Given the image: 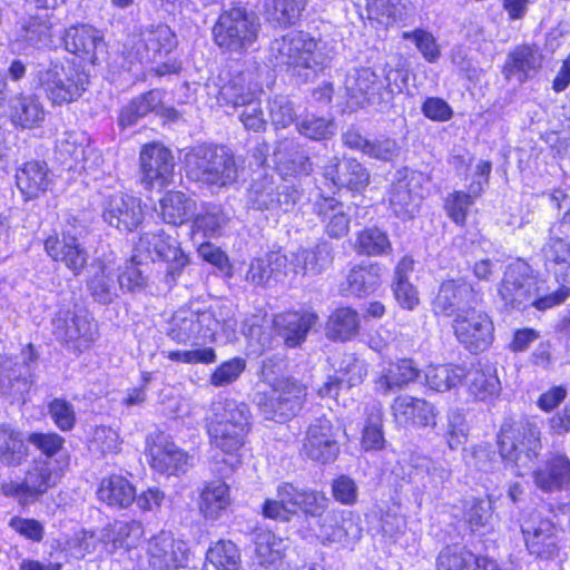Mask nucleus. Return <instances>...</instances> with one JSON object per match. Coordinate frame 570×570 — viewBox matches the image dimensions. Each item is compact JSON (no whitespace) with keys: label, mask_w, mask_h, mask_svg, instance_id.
<instances>
[{"label":"nucleus","mask_w":570,"mask_h":570,"mask_svg":"<svg viewBox=\"0 0 570 570\" xmlns=\"http://www.w3.org/2000/svg\"><path fill=\"white\" fill-rule=\"evenodd\" d=\"M360 330V316L351 307H340L328 317L325 325L326 336L335 341H348Z\"/></svg>","instance_id":"nucleus-51"},{"label":"nucleus","mask_w":570,"mask_h":570,"mask_svg":"<svg viewBox=\"0 0 570 570\" xmlns=\"http://www.w3.org/2000/svg\"><path fill=\"white\" fill-rule=\"evenodd\" d=\"M141 42L146 49V60L154 61L168 55L177 46L175 33L167 24H157L141 33Z\"/></svg>","instance_id":"nucleus-47"},{"label":"nucleus","mask_w":570,"mask_h":570,"mask_svg":"<svg viewBox=\"0 0 570 570\" xmlns=\"http://www.w3.org/2000/svg\"><path fill=\"white\" fill-rule=\"evenodd\" d=\"M284 543L271 531H261L255 537V570L259 568L275 569L282 559Z\"/></svg>","instance_id":"nucleus-52"},{"label":"nucleus","mask_w":570,"mask_h":570,"mask_svg":"<svg viewBox=\"0 0 570 570\" xmlns=\"http://www.w3.org/2000/svg\"><path fill=\"white\" fill-rule=\"evenodd\" d=\"M56 158L69 170L91 171L102 163L100 154L88 144V138L77 131H65L57 140Z\"/></svg>","instance_id":"nucleus-15"},{"label":"nucleus","mask_w":570,"mask_h":570,"mask_svg":"<svg viewBox=\"0 0 570 570\" xmlns=\"http://www.w3.org/2000/svg\"><path fill=\"white\" fill-rule=\"evenodd\" d=\"M87 285L91 296L100 304H110L118 296L117 287L114 284L110 273L107 272L106 266H100L88 279Z\"/></svg>","instance_id":"nucleus-64"},{"label":"nucleus","mask_w":570,"mask_h":570,"mask_svg":"<svg viewBox=\"0 0 570 570\" xmlns=\"http://www.w3.org/2000/svg\"><path fill=\"white\" fill-rule=\"evenodd\" d=\"M337 432L338 428L328 419L314 420L307 429L303 452L307 458L323 464L334 461L340 453Z\"/></svg>","instance_id":"nucleus-22"},{"label":"nucleus","mask_w":570,"mask_h":570,"mask_svg":"<svg viewBox=\"0 0 570 570\" xmlns=\"http://www.w3.org/2000/svg\"><path fill=\"white\" fill-rule=\"evenodd\" d=\"M17 186L28 198L37 197L51 184V176L45 161L32 160L18 170Z\"/></svg>","instance_id":"nucleus-39"},{"label":"nucleus","mask_w":570,"mask_h":570,"mask_svg":"<svg viewBox=\"0 0 570 570\" xmlns=\"http://www.w3.org/2000/svg\"><path fill=\"white\" fill-rule=\"evenodd\" d=\"M121 444L122 440L117 430L99 425L92 432L89 449L100 458H108L118 454L121 450Z\"/></svg>","instance_id":"nucleus-62"},{"label":"nucleus","mask_w":570,"mask_h":570,"mask_svg":"<svg viewBox=\"0 0 570 570\" xmlns=\"http://www.w3.org/2000/svg\"><path fill=\"white\" fill-rule=\"evenodd\" d=\"M161 105V92L150 90L131 100L121 110L119 122L122 127L135 125L141 117L149 112L158 111Z\"/></svg>","instance_id":"nucleus-55"},{"label":"nucleus","mask_w":570,"mask_h":570,"mask_svg":"<svg viewBox=\"0 0 570 570\" xmlns=\"http://www.w3.org/2000/svg\"><path fill=\"white\" fill-rule=\"evenodd\" d=\"M480 183L475 187L471 186L470 193L453 191L448 195L444 200V210L448 217L459 226H463L466 222V216L470 207L474 204L475 197L481 191Z\"/></svg>","instance_id":"nucleus-58"},{"label":"nucleus","mask_w":570,"mask_h":570,"mask_svg":"<svg viewBox=\"0 0 570 570\" xmlns=\"http://www.w3.org/2000/svg\"><path fill=\"white\" fill-rule=\"evenodd\" d=\"M97 495L110 507L126 509L135 501L136 489L125 476L112 474L101 480Z\"/></svg>","instance_id":"nucleus-37"},{"label":"nucleus","mask_w":570,"mask_h":570,"mask_svg":"<svg viewBox=\"0 0 570 570\" xmlns=\"http://www.w3.org/2000/svg\"><path fill=\"white\" fill-rule=\"evenodd\" d=\"M188 178L217 189L234 185L239 176V165L225 146H196L185 155Z\"/></svg>","instance_id":"nucleus-3"},{"label":"nucleus","mask_w":570,"mask_h":570,"mask_svg":"<svg viewBox=\"0 0 570 570\" xmlns=\"http://www.w3.org/2000/svg\"><path fill=\"white\" fill-rule=\"evenodd\" d=\"M218 321L208 311H177L171 320L168 336L177 344L199 345L200 338L213 337L217 331Z\"/></svg>","instance_id":"nucleus-12"},{"label":"nucleus","mask_w":570,"mask_h":570,"mask_svg":"<svg viewBox=\"0 0 570 570\" xmlns=\"http://www.w3.org/2000/svg\"><path fill=\"white\" fill-rule=\"evenodd\" d=\"M255 97L254 91L247 86L245 79L242 76H237L220 87L217 101L222 107L236 109L253 101Z\"/></svg>","instance_id":"nucleus-59"},{"label":"nucleus","mask_w":570,"mask_h":570,"mask_svg":"<svg viewBox=\"0 0 570 570\" xmlns=\"http://www.w3.org/2000/svg\"><path fill=\"white\" fill-rule=\"evenodd\" d=\"M144 525L138 520L116 521L104 528L100 540L111 542L115 548H135L144 537Z\"/></svg>","instance_id":"nucleus-46"},{"label":"nucleus","mask_w":570,"mask_h":570,"mask_svg":"<svg viewBox=\"0 0 570 570\" xmlns=\"http://www.w3.org/2000/svg\"><path fill=\"white\" fill-rule=\"evenodd\" d=\"M406 82V71L385 66L383 75L371 68H355L346 75L344 86L347 96L356 104L387 108Z\"/></svg>","instance_id":"nucleus-2"},{"label":"nucleus","mask_w":570,"mask_h":570,"mask_svg":"<svg viewBox=\"0 0 570 570\" xmlns=\"http://www.w3.org/2000/svg\"><path fill=\"white\" fill-rule=\"evenodd\" d=\"M10 118L14 126L30 129L39 126L46 117L45 108L36 95L17 94L8 99Z\"/></svg>","instance_id":"nucleus-34"},{"label":"nucleus","mask_w":570,"mask_h":570,"mask_svg":"<svg viewBox=\"0 0 570 570\" xmlns=\"http://www.w3.org/2000/svg\"><path fill=\"white\" fill-rule=\"evenodd\" d=\"M258 17L242 7L224 10L213 27L215 43L229 52H244L252 47L259 35Z\"/></svg>","instance_id":"nucleus-7"},{"label":"nucleus","mask_w":570,"mask_h":570,"mask_svg":"<svg viewBox=\"0 0 570 570\" xmlns=\"http://www.w3.org/2000/svg\"><path fill=\"white\" fill-rule=\"evenodd\" d=\"M165 223L175 226L187 222L196 212V202L183 191H168L159 202Z\"/></svg>","instance_id":"nucleus-43"},{"label":"nucleus","mask_w":570,"mask_h":570,"mask_svg":"<svg viewBox=\"0 0 570 570\" xmlns=\"http://www.w3.org/2000/svg\"><path fill=\"white\" fill-rule=\"evenodd\" d=\"M212 414L209 423L246 430L250 428V410L244 402L234 399L217 401L212 405Z\"/></svg>","instance_id":"nucleus-38"},{"label":"nucleus","mask_w":570,"mask_h":570,"mask_svg":"<svg viewBox=\"0 0 570 570\" xmlns=\"http://www.w3.org/2000/svg\"><path fill=\"white\" fill-rule=\"evenodd\" d=\"M355 249L358 254L377 256L386 254L391 249V243L381 229L366 228L358 234Z\"/></svg>","instance_id":"nucleus-63"},{"label":"nucleus","mask_w":570,"mask_h":570,"mask_svg":"<svg viewBox=\"0 0 570 570\" xmlns=\"http://www.w3.org/2000/svg\"><path fill=\"white\" fill-rule=\"evenodd\" d=\"M420 375V370L411 360H401L392 363L375 381V390L382 394H389L394 389H402L414 382Z\"/></svg>","instance_id":"nucleus-42"},{"label":"nucleus","mask_w":570,"mask_h":570,"mask_svg":"<svg viewBox=\"0 0 570 570\" xmlns=\"http://www.w3.org/2000/svg\"><path fill=\"white\" fill-rule=\"evenodd\" d=\"M53 23L47 14L30 17L17 31L16 41L37 47L52 37Z\"/></svg>","instance_id":"nucleus-56"},{"label":"nucleus","mask_w":570,"mask_h":570,"mask_svg":"<svg viewBox=\"0 0 570 570\" xmlns=\"http://www.w3.org/2000/svg\"><path fill=\"white\" fill-rule=\"evenodd\" d=\"M533 480L546 492L564 489L570 484V459L564 453H550L543 466L533 471Z\"/></svg>","instance_id":"nucleus-26"},{"label":"nucleus","mask_w":570,"mask_h":570,"mask_svg":"<svg viewBox=\"0 0 570 570\" xmlns=\"http://www.w3.org/2000/svg\"><path fill=\"white\" fill-rule=\"evenodd\" d=\"M405 16L402 0H367L366 17L379 24L389 27Z\"/></svg>","instance_id":"nucleus-60"},{"label":"nucleus","mask_w":570,"mask_h":570,"mask_svg":"<svg viewBox=\"0 0 570 570\" xmlns=\"http://www.w3.org/2000/svg\"><path fill=\"white\" fill-rule=\"evenodd\" d=\"M39 88L53 106L79 99L89 83V76L73 65L51 62L38 70Z\"/></svg>","instance_id":"nucleus-8"},{"label":"nucleus","mask_w":570,"mask_h":570,"mask_svg":"<svg viewBox=\"0 0 570 570\" xmlns=\"http://www.w3.org/2000/svg\"><path fill=\"white\" fill-rule=\"evenodd\" d=\"M325 175L334 185L346 187L353 191H361L370 183V174L366 168L351 158H344L342 160L334 158L325 168Z\"/></svg>","instance_id":"nucleus-31"},{"label":"nucleus","mask_w":570,"mask_h":570,"mask_svg":"<svg viewBox=\"0 0 570 570\" xmlns=\"http://www.w3.org/2000/svg\"><path fill=\"white\" fill-rule=\"evenodd\" d=\"M317 322L318 316L314 312H289L277 315L274 318V326L284 344L292 348L306 341L307 334Z\"/></svg>","instance_id":"nucleus-25"},{"label":"nucleus","mask_w":570,"mask_h":570,"mask_svg":"<svg viewBox=\"0 0 570 570\" xmlns=\"http://www.w3.org/2000/svg\"><path fill=\"white\" fill-rule=\"evenodd\" d=\"M138 252L148 253L154 261L156 258L168 263L166 282L168 286L176 283L184 268L189 264V257L183 252L178 240L160 230L158 233H146L140 236L137 243Z\"/></svg>","instance_id":"nucleus-11"},{"label":"nucleus","mask_w":570,"mask_h":570,"mask_svg":"<svg viewBox=\"0 0 570 570\" xmlns=\"http://www.w3.org/2000/svg\"><path fill=\"white\" fill-rule=\"evenodd\" d=\"M541 67V55L532 46L523 45L511 51L503 66V76L507 80L517 78L519 82H524L531 72Z\"/></svg>","instance_id":"nucleus-36"},{"label":"nucleus","mask_w":570,"mask_h":570,"mask_svg":"<svg viewBox=\"0 0 570 570\" xmlns=\"http://www.w3.org/2000/svg\"><path fill=\"white\" fill-rule=\"evenodd\" d=\"M478 303V294L473 286L464 279H451L441 284L433 301L436 315L459 318L469 314Z\"/></svg>","instance_id":"nucleus-19"},{"label":"nucleus","mask_w":570,"mask_h":570,"mask_svg":"<svg viewBox=\"0 0 570 570\" xmlns=\"http://www.w3.org/2000/svg\"><path fill=\"white\" fill-rule=\"evenodd\" d=\"M422 175L407 169L397 170L389 189V204L403 220L414 217L423 199Z\"/></svg>","instance_id":"nucleus-14"},{"label":"nucleus","mask_w":570,"mask_h":570,"mask_svg":"<svg viewBox=\"0 0 570 570\" xmlns=\"http://www.w3.org/2000/svg\"><path fill=\"white\" fill-rule=\"evenodd\" d=\"M546 268L556 275L559 289L570 294V245L560 237L551 236L542 248Z\"/></svg>","instance_id":"nucleus-32"},{"label":"nucleus","mask_w":570,"mask_h":570,"mask_svg":"<svg viewBox=\"0 0 570 570\" xmlns=\"http://www.w3.org/2000/svg\"><path fill=\"white\" fill-rule=\"evenodd\" d=\"M52 324L56 338L65 344H73L77 350L88 347L98 335L97 324L81 308L58 312Z\"/></svg>","instance_id":"nucleus-16"},{"label":"nucleus","mask_w":570,"mask_h":570,"mask_svg":"<svg viewBox=\"0 0 570 570\" xmlns=\"http://www.w3.org/2000/svg\"><path fill=\"white\" fill-rule=\"evenodd\" d=\"M334 261L333 246L323 242L313 248H298L291 254L292 271L295 274L320 275L326 271Z\"/></svg>","instance_id":"nucleus-28"},{"label":"nucleus","mask_w":570,"mask_h":570,"mask_svg":"<svg viewBox=\"0 0 570 570\" xmlns=\"http://www.w3.org/2000/svg\"><path fill=\"white\" fill-rule=\"evenodd\" d=\"M464 375L468 380L470 393L478 400L493 399L501 392V383L492 365L475 367L466 374L464 373Z\"/></svg>","instance_id":"nucleus-49"},{"label":"nucleus","mask_w":570,"mask_h":570,"mask_svg":"<svg viewBox=\"0 0 570 570\" xmlns=\"http://www.w3.org/2000/svg\"><path fill=\"white\" fill-rule=\"evenodd\" d=\"M298 198L299 193L293 185L279 183L273 176L264 175L249 185L246 204L248 208L278 216L292 212Z\"/></svg>","instance_id":"nucleus-9"},{"label":"nucleus","mask_w":570,"mask_h":570,"mask_svg":"<svg viewBox=\"0 0 570 570\" xmlns=\"http://www.w3.org/2000/svg\"><path fill=\"white\" fill-rule=\"evenodd\" d=\"M452 327L458 341L470 352L485 351L493 342V323L488 314L475 312L474 308L453 318Z\"/></svg>","instance_id":"nucleus-20"},{"label":"nucleus","mask_w":570,"mask_h":570,"mask_svg":"<svg viewBox=\"0 0 570 570\" xmlns=\"http://www.w3.org/2000/svg\"><path fill=\"white\" fill-rule=\"evenodd\" d=\"M28 456V448L20 431L0 423V462L6 466H19Z\"/></svg>","instance_id":"nucleus-45"},{"label":"nucleus","mask_w":570,"mask_h":570,"mask_svg":"<svg viewBox=\"0 0 570 570\" xmlns=\"http://www.w3.org/2000/svg\"><path fill=\"white\" fill-rule=\"evenodd\" d=\"M65 45L68 51L92 65L107 52L101 32L87 24L69 28L65 36Z\"/></svg>","instance_id":"nucleus-24"},{"label":"nucleus","mask_w":570,"mask_h":570,"mask_svg":"<svg viewBox=\"0 0 570 570\" xmlns=\"http://www.w3.org/2000/svg\"><path fill=\"white\" fill-rule=\"evenodd\" d=\"M60 475L53 470L52 464L49 460H35L33 463L27 470L24 481V488H27V494L33 501L42 497L50 488L55 487Z\"/></svg>","instance_id":"nucleus-40"},{"label":"nucleus","mask_w":570,"mask_h":570,"mask_svg":"<svg viewBox=\"0 0 570 570\" xmlns=\"http://www.w3.org/2000/svg\"><path fill=\"white\" fill-rule=\"evenodd\" d=\"M242 557L235 543L220 540L206 553V570H239Z\"/></svg>","instance_id":"nucleus-53"},{"label":"nucleus","mask_w":570,"mask_h":570,"mask_svg":"<svg viewBox=\"0 0 570 570\" xmlns=\"http://www.w3.org/2000/svg\"><path fill=\"white\" fill-rule=\"evenodd\" d=\"M464 370L452 365L429 366L425 373L426 384L436 392H445L461 383Z\"/></svg>","instance_id":"nucleus-61"},{"label":"nucleus","mask_w":570,"mask_h":570,"mask_svg":"<svg viewBox=\"0 0 570 570\" xmlns=\"http://www.w3.org/2000/svg\"><path fill=\"white\" fill-rule=\"evenodd\" d=\"M521 531L530 554L551 560L559 554V538L556 524L540 512H533L523 521Z\"/></svg>","instance_id":"nucleus-17"},{"label":"nucleus","mask_w":570,"mask_h":570,"mask_svg":"<svg viewBox=\"0 0 570 570\" xmlns=\"http://www.w3.org/2000/svg\"><path fill=\"white\" fill-rule=\"evenodd\" d=\"M497 446L505 464L528 466L541 450V431L534 422L505 417L497 433Z\"/></svg>","instance_id":"nucleus-6"},{"label":"nucleus","mask_w":570,"mask_h":570,"mask_svg":"<svg viewBox=\"0 0 570 570\" xmlns=\"http://www.w3.org/2000/svg\"><path fill=\"white\" fill-rule=\"evenodd\" d=\"M149 564L155 570H176L185 560L180 544L176 547L170 532L160 531L148 542Z\"/></svg>","instance_id":"nucleus-29"},{"label":"nucleus","mask_w":570,"mask_h":570,"mask_svg":"<svg viewBox=\"0 0 570 570\" xmlns=\"http://www.w3.org/2000/svg\"><path fill=\"white\" fill-rule=\"evenodd\" d=\"M81 230L71 226L62 232L61 236L55 234L45 240V250L55 262L63 264L73 275H79L87 265L88 252L79 240Z\"/></svg>","instance_id":"nucleus-18"},{"label":"nucleus","mask_w":570,"mask_h":570,"mask_svg":"<svg viewBox=\"0 0 570 570\" xmlns=\"http://www.w3.org/2000/svg\"><path fill=\"white\" fill-rule=\"evenodd\" d=\"M436 570H497V562L479 557L463 546L452 544L440 551Z\"/></svg>","instance_id":"nucleus-27"},{"label":"nucleus","mask_w":570,"mask_h":570,"mask_svg":"<svg viewBox=\"0 0 570 570\" xmlns=\"http://www.w3.org/2000/svg\"><path fill=\"white\" fill-rule=\"evenodd\" d=\"M274 156L278 169L285 175H308L313 170L309 157L299 151L292 140L278 141Z\"/></svg>","instance_id":"nucleus-41"},{"label":"nucleus","mask_w":570,"mask_h":570,"mask_svg":"<svg viewBox=\"0 0 570 570\" xmlns=\"http://www.w3.org/2000/svg\"><path fill=\"white\" fill-rule=\"evenodd\" d=\"M286 362L282 356L266 357L262 362L261 380L271 390L257 392L254 402L264 419L283 423L303 409L307 387L299 380L285 375Z\"/></svg>","instance_id":"nucleus-1"},{"label":"nucleus","mask_w":570,"mask_h":570,"mask_svg":"<svg viewBox=\"0 0 570 570\" xmlns=\"http://www.w3.org/2000/svg\"><path fill=\"white\" fill-rule=\"evenodd\" d=\"M102 219L120 232H132L144 219L139 198L118 191L102 203Z\"/></svg>","instance_id":"nucleus-23"},{"label":"nucleus","mask_w":570,"mask_h":570,"mask_svg":"<svg viewBox=\"0 0 570 570\" xmlns=\"http://www.w3.org/2000/svg\"><path fill=\"white\" fill-rule=\"evenodd\" d=\"M308 0H264L265 20L275 28L296 26L303 18Z\"/></svg>","instance_id":"nucleus-33"},{"label":"nucleus","mask_w":570,"mask_h":570,"mask_svg":"<svg viewBox=\"0 0 570 570\" xmlns=\"http://www.w3.org/2000/svg\"><path fill=\"white\" fill-rule=\"evenodd\" d=\"M383 412L381 404L366 407V421L362 433V448L365 451L382 450L385 444L383 434Z\"/></svg>","instance_id":"nucleus-57"},{"label":"nucleus","mask_w":570,"mask_h":570,"mask_svg":"<svg viewBox=\"0 0 570 570\" xmlns=\"http://www.w3.org/2000/svg\"><path fill=\"white\" fill-rule=\"evenodd\" d=\"M150 466L163 474L185 473L189 466V455L179 449L163 432L150 435L147 440Z\"/></svg>","instance_id":"nucleus-21"},{"label":"nucleus","mask_w":570,"mask_h":570,"mask_svg":"<svg viewBox=\"0 0 570 570\" xmlns=\"http://www.w3.org/2000/svg\"><path fill=\"white\" fill-rule=\"evenodd\" d=\"M269 60L285 66L293 76L308 81L324 68V57L317 52V41L304 31H291L269 45Z\"/></svg>","instance_id":"nucleus-4"},{"label":"nucleus","mask_w":570,"mask_h":570,"mask_svg":"<svg viewBox=\"0 0 570 570\" xmlns=\"http://www.w3.org/2000/svg\"><path fill=\"white\" fill-rule=\"evenodd\" d=\"M248 431L246 429H236L209 422L207 424L212 445L226 454H235L242 449Z\"/></svg>","instance_id":"nucleus-54"},{"label":"nucleus","mask_w":570,"mask_h":570,"mask_svg":"<svg viewBox=\"0 0 570 570\" xmlns=\"http://www.w3.org/2000/svg\"><path fill=\"white\" fill-rule=\"evenodd\" d=\"M539 281L524 262L511 264L503 276L499 294L505 306L523 309L528 306H535L544 311L566 301L567 289H558L551 294L539 295Z\"/></svg>","instance_id":"nucleus-5"},{"label":"nucleus","mask_w":570,"mask_h":570,"mask_svg":"<svg viewBox=\"0 0 570 570\" xmlns=\"http://www.w3.org/2000/svg\"><path fill=\"white\" fill-rule=\"evenodd\" d=\"M314 212L322 220L327 236L341 238L347 234L350 216L342 203L332 197H320L314 204Z\"/></svg>","instance_id":"nucleus-35"},{"label":"nucleus","mask_w":570,"mask_h":570,"mask_svg":"<svg viewBox=\"0 0 570 570\" xmlns=\"http://www.w3.org/2000/svg\"><path fill=\"white\" fill-rule=\"evenodd\" d=\"M380 285V267L377 265L355 266L341 284V292L348 296H366L373 293Z\"/></svg>","instance_id":"nucleus-44"},{"label":"nucleus","mask_w":570,"mask_h":570,"mask_svg":"<svg viewBox=\"0 0 570 570\" xmlns=\"http://www.w3.org/2000/svg\"><path fill=\"white\" fill-rule=\"evenodd\" d=\"M229 504V487L223 481L208 482L200 492L199 510L206 519H218Z\"/></svg>","instance_id":"nucleus-50"},{"label":"nucleus","mask_w":570,"mask_h":570,"mask_svg":"<svg viewBox=\"0 0 570 570\" xmlns=\"http://www.w3.org/2000/svg\"><path fill=\"white\" fill-rule=\"evenodd\" d=\"M434 433L443 438L451 450L462 446L468 439V425L464 414L455 409L448 412L444 421H436L431 426Z\"/></svg>","instance_id":"nucleus-48"},{"label":"nucleus","mask_w":570,"mask_h":570,"mask_svg":"<svg viewBox=\"0 0 570 570\" xmlns=\"http://www.w3.org/2000/svg\"><path fill=\"white\" fill-rule=\"evenodd\" d=\"M140 184L146 189L166 187L173 183L175 161L171 151L158 142L145 145L140 150Z\"/></svg>","instance_id":"nucleus-13"},{"label":"nucleus","mask_w":570,"mask_h":570,"mask_svg":"<svg viewBox=\"0 0 570 570\" xmlns=\"http://www.w3.org/2000/svg\"><path fill=\"white\" fill-rule=\"evenodd\" d=\"M21 362L0 355V394L16 401L23 399L32 384V373L37 367L38 354L32 344L21 352Z\"/></svg>","instance_id":"nucleus-10"},{"label":"nucleus","mask_w":570,"mask_h":570,"mask_svg":"<svg viewBox=\"0 0 570 570\" xmlns=\"http://www.w3.org/2000/svg\"><path fill=\"white\" fill-rule=\"evenodd\" d=\"M392 411L395 419L404 424L432 426L438 416L435 406L423 399L402 395L394 400Z\"/></svg>","instance_id":"nucleus-30"}]
</instances>
